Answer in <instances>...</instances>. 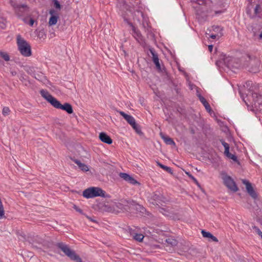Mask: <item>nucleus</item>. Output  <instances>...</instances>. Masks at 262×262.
Segmentation results:
<instances>
[{"instance_id":"c9c22d12","label":"nucleus","mask_w":262,"mask_h":262,"mask_svg":"<svg viewBox=\"0 0 262 262\" xmlns=\"http://www.w3.org/2000/svg\"><path fill=\"white\" fill-rule=\"evenodd\" d=\"M34 20L32 18H30L29 20L28 21V24L30 26H33L34 24Z\"/></svg>"},{"instance_id":"bb28decb","label":"nucleus","mask_w":262,"mask_h":262,"mask_svg":"<svg viewBox=\"0 0 262 262\" xmlns=\"http://www.w3.org/2000/svg\"><path fill=\"white\" fill-rule=\"evenodd\" d=\"M252 81H248L245 83V84L244 85V86L245 88L247 89L248 90V91H249L250 92H251V91H253V87L252 86Z\"/></svg>"},{"instance_id":"7c9ffc66","label":"nucleus","mask_w":262,"mask_h":262,"mask_svg":"<svg viewBox=\"0 0 262 262\" xmlns=\"http://www.w3.org/2000/svg\"><path fill=\"white\" fill-rule=\"evenodd\" d=\"M54 6L58 10H60L61 5L57 0H52Z\"/></svg>"},{"instance_id":"a878e982","label":"nucleus","mask_w":262,"mask_h":262,"mask_svg":"<svg viewBox=\"0 0 262 262\" xmlns=\"http://www.w3.org/2000/svg\"><path fill=\"white\" fill-rule=\"evenodd\" d=\"M157 165L159 166H160L161 168L163 169L164 170L168 172L169 173H172V170L170 167L165 166L158 162H157Z\"/></svg>"},{"instance_id":"f8f14e48","label":"nucleus","mask_w":262,"mask_h":262,"mask_svg":"<svg viewBox=\"0 0 262 262\" xmlns=\"http://www.w3.org/2000/svg\"><path fill=\"white\" fill-rule=\"evenodd\" d=\"M242 182L245 185L246 190L249 195L253 199H256L257 197V194L255 191H254L253 188L252 187L251 184L246 180H243Z\"/></svg>"},{"instance_id":"2eb2a0df","label":"nucleus","mask_w":262,"mask_h":262,"mask_svg":"<svg viewBox=\"0 0 262 262\" xmlns=\"http://www.w3.org/2000/svg\"><path fill=\"white\" fill-rule=\"evenodd\" d=\"M49 13L51 15L49 20V24L50 26L55 25L57 24L58 19V16L55 10L51 9L49 11Z\"/></svg>"},{"instance_id":"aec40b11","label":"nucleus","mask_w":262,"mask_h":262,"mask_svg":"<svg viewBox=\"0 0 262 262\" xmlns=\"http://www.w3.org/2000/svg\"><path fill=\"white\" fill-rule=\"evenodd\" d=\"M225 12V9H222L217 10L215 9H212L208 11V16L213 17L215 16L219 15L221 14H222Z\"/></svg>"},{"instance_id":"de8ad7c7","label":"nucleus","mask_w":262,"mask_h":262,"mask_svg":"<svg viewBox=\"0 0 262 262\" xmlns=\"http://www.w3.org/2000/svg\"><path fill=\"white\" fill-rule=\"evenodd\" d=\"M34 77H35L36 79L39 80V78H40L39 75H38V76H37V77H36V76H34Z\"/></svg>"},{"instance_id":"dca6fc26","label":"nucleus","mask_w":262,"mask_h":262,"mask_svg":"<svg viewBox=\"0 0 262 262\" xmlns=\"http://www.w3.org/2000/svg\"><path fill=\"white\" fill-rule=\"evenodd\" d=\"M99 138L102 142L105 143L111 144L113 142L110 137L104 132H101L99 134Z\"/></svg>"},{"instance_id":"2f4dec72","label":"nucleus","mask_w":262,"mask_h":262,"mask_svg":"<svg viewBox=\"0 0 262 262\" xmlns=\"http://www.w3.org/2000/svg\"><path fill=\"white\" fill-rule=\"evenodd\" d=\"M10 110L8 107H4L3 109L2 113L5 116H7L9 114Z\"/></svg>"},{"instance_id":"f704fd0d","label":"nucleus","mask_w":262,"mask_h":262,"mask_svg":"<svg viewBox=\"0 0 262 262\" xmlns=\"http://www.w3.org/2000/svg\"><path fill=\"white\" fill-rule=\"evenodd\" d=\"M225 55H224V58H223V59H224V62L226 63H227V64H228V66H230V63H228V62L229 61V59H228L229 57H225Z\"/></svg>"},{"instance_id":"6e6552de","label":"nucleus","mask_w":262,"mask_h":262,"mask_svg":"<svg viewBox=\"0 0 262 262\" xmlns=\"http://www.w3.org/2000/svg\"><path fill=\"white\" fill-rule=\"evenodd\" d=\"M222 179L223 180L224 184L228 187L230 190L233 192H236L238 190V188L236 185L233 180L227 174H224L222 176Z\"/></svg>"},{"instance_id":"5701e85b","label":"nucleus","mask_w":262,"mask_h":262,"mask_svg":"<svg viewBox=\"0 0 262 262\" xmlns=\"http://www.w3.org/2000/svg\"><path fill=\"white\" fill-rule=\"evenodd\" d=\"M200 101L203 103L206 110L208 112H210L211 107L209 104L207 102L206 99L202 96H199Z\"/></svg>"},{"instance_id":"f257e3e1","label":"nucleus","mask_w":262,"mask_h":262,"mask_svg":"<svg viewBox=\"0 0 262 262\" xmlns=\"http://www.w3.org/2000/svg\"><path fill=\"white\" fill-rule=\"evenodd\" d=\"M17 43L20 53L24 56L28 57L31 55V47L24 39L20 36L17 37Z\"/></svg>"},{"instance_id":"423d86ee","label":"nucleus","mask_w":262,"mask_h":262,"mask_svg":"<svg viewBox=\"0 0 262 262\" xmlns=\"http://www.w3.org/2000/svg\"><path fill=\"white\" fill-rule=\"evenodd\" d=\"M40 94L41 96L50 103L53 106L56 108L59 109L61 105L60 102L50 95L48 91L42 90L40 91Z\"/></svg>"},{"instance_id":"c03bdc74","label":"nucleus","mask_w":262,"mask_h":262,"mask_svg":"<svg viewBox=\"0 0 262 262\" xmlns=\"http://www.w3.org/2000/svg\"><path fill=\"white\" fill-rule=\"evenodd\" d=\"M208 49H209L210 52H211L212 51V49H213V46L212 45H209L208 46Z\"/></svg>"},{"instance_id":"c85d7f7f","label":"nucleus","mask_w":262,"mask_h":262,"mask_svg":"<svg viewBox=\"0 0 262 262\" xmlns=\"http://www.w3.org/2000/svg\"><path fill=\"white\" fill-rule=\"evenodd\" d=\"M0 56L3 58L6 61L10 60V57L8 53L4 52H0Z\"/></svg>"},{"instance_id":"9b49d317","label":"nucleus","mask_w":262,"mask_h":262,"mask_svg":"<svg viewBox=\"0 0 262 262\" xmlns=\"http://www.w3.org/2000/svg\"><path fill=\"white\" fill-rule=\"evenodd\" d=\"M119 176L121 178L130 184L134 185L140 184L136 180L126 173L120 172L119 173Z\"/></svg>"},{"instance_id":"7ed1b4c3","label":"nucleus","mask_w":262,"mask_h":262,"mask_svg":"<svg viewBox=\"0 0 262 262\" xmlns=\"http://www.w3.org/2000/svg\"><path fill=\"white\" fill-rule=\"evenodd\" d=\"M57 246L72 260H74L75 262H83L81 258L74 251L71 250L67 245L60 243L57 244Z\"/></svg>"},{"instance_id":"4be33fe9","label":"nucleus","mask_w":262,"mask_h":262,"mask_svg":"<svg viewBox=\"0 0 262 262\" xmlns=\"http://www.w3.org/2000/svg\"><path fill=\"white\" fill-rule=\"evenodd\" d=\"M152 198L153 200L155 201V202H152V203L158 205V203H161V202H163L162 199H163V196L160 195V193H155L153 194Z\"/></svg>"},{"instance_id":"20e7f679","label":"nucleus","mask_w":262,"mask_h":262,"mask_svg":"<svg viewBox=\"0 0 262 262\" xmlns=\"http://www.w3.org/2000/svg\"><path fill=\"white\" fill-rule=\"evenodd\" d=\"M252 9H253L255 15L260 16L262 14V0L259 1L257 3L254 1L250 3L247 8V13L251 14Z\"/></svg>"},{"instance_id":"473e14b6","label":"nucleus","mask_w":262,"mask_h":262,"mask_svg":"<svg viewBox=\"0 0 262 262\" xmlns=\"http://www.w3.org/2000/svg\"><path fill=\"white\" fill-rule=\"evenodd\" d=\"M201 233L204 237L209 238L211 236V233H210L209 232L205 231L204 230H202Z\"/></svg>"},{"instance_id":"ddd939ff","label":"nucleus","mask_w":262,"mask_h":262,"mask_svg":"<svg viewBox=\"0 0 262 262\" xmlns=\"http://www.w3.org/2000/svg\"><path fill=\"white\" fill-rule=\"evenodd\" d=\"M128 24L132 27V33L134 38L137 40L138 42H141L143 41V37L140 31L136 29V28L133 25L132 23H129Z\"/></svg>"},{"instance_id":"393cba45","label":"nucleus","mask_w":262,"mask_h":262,"mask_svg":"<svg viewBox=\"0 0 262 262\" xmlns=\"http://www.w3.org/2000/svg\"><path fill=\"white\" fill-rule=\"evenodd\" d=\"M162 138L167 144H168V145H174L175 144V143L173 141V140L168 137L162 136Z\"/></svg>"},{"instance_id":"6ab92c4d","label":"nucleus","mask_w":262,"mask_h":262,"mask_svg":"<svg viewBox=\"0 0 262 262\" xmlns=\"http://www.w3.org/2000/svg\"><path fill=\"white\" fill-rule=\"evenodd\" d=\"M129 232L132 237L134 239L138 242H141L144 238V236L143 235V234L136 233L134 232V231L132 229H129Z\"/></svg>"},{"instance_id":"ea45409f","label":"nucleus","mask_w":262,"mask_h":262,"mask_svg":"<svg viewBox=\"0 0 262 262\" xmlns=\"http://www.w3.org/2000/svg\"><path fill=\"white\" fill-rule=\"evenodd\" d=\"M212 30L215 31H218L219 30H220V28L219 26H213Z\"/></svg>"},{"instance_id":"412c9836","label":"nucleus","mask_w":262,"mask_h":262,"mask_svg":"<svg viewBox=\"0 0 262 262\" xmlns=\"http://www.w3.org/2000/svg\"><path fill=\"white\" fill-rule=\"evenodd\" d=\"M74 162L77 164L79 168L83 171H88L89 169L88 166L84 163H81L79 160H74Z\"/></svg>"},{"instance_id":"f03ea898","label":"nucleus","mask_w":262,"mask_h":262,"mask_svg":"<svg viewBox=\"0 0 262 262\" xmlns=\"http://www.w3.org/2000/svg\"><path fill=\"white\" fill-rule=\"evenodd\" d=\"M105 192L99 187H90L84 190L83 196L85 198H93L96 196H105Z\"/></svg>"},{"instance_id":"49530a36","label":"nucleus","mask_w":262,"mask_h":262,"mask_svg":"<svg viewBox=\"0 0 262 262\" xmlns=\"http://www.w3.org/2000/svg\"><path fill=\"white\" fill-rule=\"evenodd\" d=\"M11 73L13 76L15 75L16 74V72L15 71H11Z\"/></svg>"},{"instance_id":"f3484780","label":"nucleus","mask_w":262,"mask_h":262,"mask_svg":"<svg viewBox=\"0 0 262 262\" xmlns=\"http://www.w3.org/2000/svg\"><path fill=\"white\" fill-rule=\"evenodd\" d=\"M166 243H167V245L166 246V247L168 248L169 247V248H166L167 251H171L170 247H173L177 245L178 242L176 239L172 238V237H169L167 238L165 240Z\"/></svg>"},{"instance_id":"09e8293b","label":"nucleus","mask_w":262,"mask_h":262,"mask_svg":"<svg viewBox=\"0 0 262 262\" xmlns=\"http://www.w3.org/2000/svg\"><path fill=\"white\" fill-rule=\"evenodd\" d=\"M259 37L260 39H262V32L259 34Z\"/></svg>"},{"instance_id":"58836bf2","label":"nucleus","mask_w":262,"mask_h":262,"mask_svg":"<svg viewBox=\"0 0 262 262\" xmlns=\"http://www.w3.org/2000/svg\"><path fill=\"white\" fill-rule=\"evenodd\" d=\"M187 175L189 176V178H190L192 180H193L194 182H197L196 180L190 174L187 172Z\"/></svg>"},{"instance_id":"a19ab883","label":"nucleus","mask_w":262,"mask_h":262,"mask_svg":"<svg viewBox=\"0 0 262 262\" xmlns=\"http://www.w3.org/2000/svg\"><path fill=\"white\" fill-rule=\"evenodd\" d=\"M85 217L88 219L90 221L93 222H96L95 220H94V219H93L92 217L85 215Z\"/></svg>"},{"instance_id":"a211bd4d","label":"nucleus","mask_w":262,"mask_h":262,"mask_svg":"<svg viewBox=\"0 0 262 262\" xmlns=\"http://www.w3.org/2000/svg\"><path fill=\"white\" fill-rule=\"evenodd\" d=\"M59 109L65 111L70 114H72L73 112L72 106L69 103H65L63 104H61Z\"/></svg>"},{"instance_id":"4c0bfd02","label":"nucleus","mask_w":262,"mask_h":262,"mask_svg":"<svg viewBox=\"0 0 262 262\" xmlns=\"http://www.w3.org/2000/svg\"><path fill=\"white\" fill-rule=\"evenodd\" d=\"M210 238L213 242H218L217 238L216 237H215L214 236H213L212 234H211V237Z\"/></svg>"},{"instance_id":"0eeeda50","label":"nucleus","mask_w":262,"mask_h":262,"mask_svg":"<svg viewBox=\"0 0 262 262\" xmlns=\"http://www.w3.org/2000/svg\"><path fill=\"white\" fill-rule=\"evenodd\" d=\"M119 113L133 127V128L136 131L137 133H140L141 132L139 126L136 123V121L133 116L127 115L122 111H119Z\"/></svg>"},{"instance_id":"8fccbe9b","label":"nucleus","mask_w":262,"mask_h":262,"mask_svg":"<svg viewBox=\"0 0 262 262\" xmlns=\"http://www.w3.org/2000/svg\"><path fill=\"white\" fill-rule=\"evenodd\" d=\"M262 238V232H261L260 233H259V234H258Z\"/></svg>"},{"instance_id":"79ce46f5","label":"nucleus","mask_w":262,"mask_h":262,"mask_svg":"<svg viewBox=\"0 0 262 262\" xmlns=\"http://www.w3.org/2000/svg\"><path fill=\"white\" fill-rule=\"evenodd\" d=\"M254 228L255 229V231L257 232L258 234H259L261 231L256 227H254Z\"/></svg>"},{"instance_id":"72a5a7b5","label":"nucleus","mask_w":262,"mask_h":262,"mask_svg":"<svg viewBox=\"0 0 262 262\" xmlns=\"http://www.w3.org/2000/svg\"><path fill=\"white\" fill-rule=\"evenodd\" d=\"M153 62L155 63L157 69L158 71H161V66H160V64L159 59L157 60H155V61H154Z\"/></svg>"},{"instance_id":"4468645a","label":"nucleus","mask_w":262,"mask_h":262,"mask_svg":"<svg viewBox=\"0 0 262 262\" xmlns=\"http://www.w3.org/2000/svg\"><path fill=\"white\" fill-rule=\"evenodd\" d=\"M9 3L11 4V6L14 8L15 11L17 13H19V12H23L24 11H26L28 9L27 5H17L14 3L13 0H9Z\"/></svg>"},{"instance_id":"9d476101","label":"nucleus","mask_w":262,"mask_h":262,"mask_svg":"<svg viewBox=\"0 0 262 262\" xmlns=\"http://www.w3.org/2000/svg\"><path fill=\"white\" fill-rule=\"evenodd\" d=\"M222 144L225 148L224 154L229 159H232L234 162H237V158L234 155L231 154L229 152L230 146L229 144L225 142L224 140H220Z\"/></svg>"},{"instance_id":"39448f33","label":"nucleus","mask_w":262,"mask_h":262,"mask_svg":"<svg viewBox=\"0 0 262 262\" xmlns=\"http://www.w3.org/2000/svg\"><path fill=\"white\" fill-rule=\"evenodd\" d=\"M130 6L132 7L135 10V17L134 19L137 20V21L140 22L141 19H144V16L142 12L139 10V5L140 4V0H130L129 2Z\"/></svg>"},{"instance_id":"cd10ccee","label":"nucleus","mask_w":262,"mask_h":262,"mask_svg":"<svg viewBox=\"0 0 262 262\" xmlns=\"http://www.w3.org/2000/svg\"><path fill=\"white\" fill-rule=\"evenodd\" d=\"M131 207L134 209H136L137 210H139L140 212H142L144 210V208L141 205L135 203L132 204Z\"/></svg>"},{"instance_id":"a18cd8bd","label":"nucleus","mask_w":262,"mask_h":262,"mask_svg":"<svg viewBox=\"0 0 262 262\" xmlns=\"http://www.w3.org/2000/svg\"><path fill=\"white\" fill-rule=\"evenodd\" d=\"M24 22L26 23V24H28V18H25L24 19Z\"/></svg>"},{"instance_id":"37998d69","label":"nucleus","mask_w":262,"mask_h":262,"mask_svg":"<svg viewBox=\"0 0 262 262\" xmlns=\"http://www.w3.org/2000/svg\"><path fill=\"white\" fill-rule=\"evenodd\" d=\"M217 35H215V34H211L210 36V37L212 38V39H215L216 38Z\"/></svg>"},{"instance_id":"b1692460","label":"nucleus","mask_w":262,"mask_h":262,"mask_svg":"<svg viewBox=\"0 0 262 262\" xmlns=\"http://www.w3.org/2000/svg\"><path fill=\"white\" fill-rule=\"evenodd\" d=\"M149 51L152 55V61L159 59L158 54L156 52L155 50L153 48H150Z\"/></svg>"},{"instance_id":"1a4fd4ad","label":"nucleus","mask_w":262,"mask_h":262,"mask_svg":"<svg viewBox=\"0 0 262 262\" xmlns=\"http://www.w3.org/2000/svg\"><path fill=\"white\" fill-rule=\"evenodd\" d=\"M252 97L254 100V102L252 104L253 108H255L257 111H262V97L257 93H254L252 94Z\"/></svg>"},{"instance_id":"c756f323","label":"nucleus","mask_w":262,"mask_h":262,"mask_svg":"<svg viewBox=\"0 0 262 262\" xmlns=\"http://www.w3.org/2000/svg\"><path fill=\"white\" fill-rule=\"evenodd\" d=\"M6 27V20L3 17H0V28L3 29Z\"/></svg>"},{"instance_id":"e433bc0d","label":"nucleus","mask_w":262,"mask_h":262,"mask_svg":"<svg viewBox=\"0 0 262 262\" xmlns=\"http://www.w3.org/2000/svg\"><path fill=\"white\" fill-rule=\"evenodd\" d=\"M73 208L77 211V212H79V213L82 214L83 212H82V211L81 209L79 208L78 207H77L76 205H74Z\"/></svg>"}]
</instances>
